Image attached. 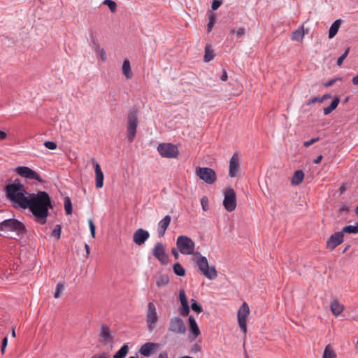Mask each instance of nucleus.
<instances>
[{
	"instance_id": "aec40b11",
	"label": "nucleus",
	"mask_w": 358,
	"mask_h": 358,
	"mask_svg": "<svg viewBox=\"0 0 358 358\" xmlns=\"http://www.w3.org/2000/svg\"><path fill=\"white\" fill-rule=\"evenodd\" d=\"M171 217L169 215H166L158 223L157 232L159 237H163L165 234L166 230L170 224Z\"/></svg>"
},
{
	"instance_id": "774afa93",
	"label": "nucleus",
	"mask_w": 358,
	"mask_h": 358,
	"mask_svg": "<svg viewBox=\"0 0 358 358\" xmlns=\"http://www.w3.org/2000/svg\"><path fill=\"white\" fill-rule=\"evenodd\" d=\"M236 31L234 29H230L229 30V34H236Z\"/></svg>"
},
{
	"instance_id": "bf43d9fd",
	"label": "nucleus",
	"mask_w": 358,
	"mask_h": 358,
	"mask_svg": "<svg viewBox=\"0 0 358 358\" xmlns=\"http://www.w3.org/2000/svg\"><path fill=\"white\" fill-rule=\"evenodd\" d=\"M7 136V134L5 131L0 130V141L4 140Z\"/></svg>"
},
{
	"instance_id": "3c124183",
	"label": "nucleus",
	"mask_w": 358,
	"mask_h": 358,
	"mask_svg": "<svg viewBox=\"0 0 358 358\" xmlns=\"http://www.w3.org/2000/svg\"><path fill=\"white\" fill-rule=\"evenodd\" d=\"M320 99H321V97H319V96H315V97L311 98L307 101L306 104L310 105V104L315 103L316 102L322 103V101Z\"/></svg>"
},
{
	"instance_id": "4be33fe9",
	"label": "nucleus",
	"mask_w": 358,
	"mask_h": 358,
	"mask_svg": "<svg viewBox=\"0 0 358 358\" xmlns=\"http://www.w3.org/2000/svg\"><path fill=\"white\" fill-rule=\"evenodd\" d=\"M330 310L333 315L337 317L343 311L344 306L335 299L330 303Z\"/></svg>"
},
{
	"instance_id": "2eb2a0df",
	"label": "nucleus",
	"mask_w": 358,
	"mask_h": 358,
	"mask_svg": "<svg viewBox=\"0 0 358 358\" xmlns=\"http://www.w3.org/2000/svg\"><path fill=\"white\" fill-rule=\"evenodd\" d=\"M241 156L238 153L235 152L229 161V176L234 178L238 175L241 164Z\"/></svg>"
},
{
	"instance_id": "2f4dec72",
	"label": "nucleus",
	"mask_w": 358,
	"mask_h": 358,
	"mask_svg": "<svg viewBox=\"0 0 358 358\" xmlns=\"http://www.w3.org/2000/svg\"><path fill=\"white\" fill-rule=\"evenodd\" d=\"M322 358H336L335 352L329 345L326 346Z\"/></svg>"
},
{
	"instance_id": "c03bdc74",
	"label": "nucleus",
	"mask_w": 358,
	"mask_h": 358,
	"mask_svg": "<svg viewBox=\"0 0 358 358\" xmlns=\"http://www.w3.org/2000/svg\"><path fill=\"white\" fill-rule=\"evenodd\" d=\"M44 146L49 150H55L57 148V144L53 141H45Z\"/></svg>"
},
{
	"instance_id": "58836bf2",
	"label": "nucleus",
	"mask_w": 358,
	"mask_h": 358,
	"mask_svg": "<svg viewBox=\"0 0 358 358\" xmlns=\"http://www.w3.org/2000/svg\"><path fill=\"white\" fill-rule=\"evenodd\" d=\"M179 298L181 303V306H187L189 305L187 299L185 294V292L183 289H181L179 292Z\"/></svg>"
},
{
	"instance_id": "680f3d73",
	"label": "nucleus",
	"mask_w": 358,
	"mask_h": 358,
	"mask_svg": "<svg viewBox=\"0 0 358 358\" xmlns=\"http://www.w3.org/2000/svg\"><path fill=\"white\" fill-rule=\"evenodd\" d=\"M322 159V155L317 156V158L314 160V163L315 164L320 163Z\"/></svg>"
},
{
	"instance_id": "39448f33",
	"label": "nucleus",
	"mask_w": 358,
	"mask_h": 358,
	"mask_svg": "<svg viewBox=\"0 0 358 358\" xmlns=\"http://www.w3.org/2000/svg\"><path fill=\"white\" fill-rule=\"evenodd\" d=\"M25 227L24 224L16 219H7L0 222V231L5 234L16 232L18 234L24 233Z\"/></svg>"
},
{
	"instance_id": "4c0bfd02",
	"label": "nucleus",
	"mask_w": 358,
	"mask_h": 358,
	"mask_svg": "<svg viewBox=\"0 0 358 358\" xmlns=\"http://www.w3.org/2000/svg\"><path fill=\"white\" fill-rule=\"evenodd\" d=\"M192 303L191 305V308L192 310L197 313H201L203 311L202 306L200 304H199L197 301L194 299H192Z\"/></svg>"
},
{
	"instance_id": "e433bc0d",
	"label": "nucleus",
	"mask_w": 358,
	"mask_h": 358,
	"mask_svg": "<svg viewBox=\"0 0 358 358\" xmlns=\"http://www.w3.org/2000/svg\"><path fill=\"white\" fill-rule=\"evenodd\" d=\"M103 4L108 6L112 13H114L117 9V4L113 0H104Z\"/></svg>"
},
{
	"instance_id": "6e6d98bb",
	"label": "nucleus",
	"mask_w": 358,
	"mask_h": 358,
	"mask_svg": "<svg viewBox=\"0 0 358 358\" xmlns=\"http://www.w3.org/2000/svg\"><path fill=\"white\" fill-rule=\"evenodd\" d=\"M8 344V338L7 337L3 338L2 340V344H1V352L3 354L5 352V349Z\"/></svg>"
},
{
	"instance_id": "a19ab883",
	"label": "nucleus",
	"mask_w": 358,
	"mask_h": 358,
	"mask_svg": "<svg viewBox=\"0 0 358 358\" xmlns=\"http://www.w3.org/2000/svg\"><path fill=\"white\" fill-rule=\"evenodd\" d=\"M303 37V33L300 30H296L292 33V39L294 41H299Z\"/></svg>"
},
{
	"instance_id": "20e7f679",
	"label": "nucleus",
	"mask_w": 358,
	"mask_h": 358,
	"mask_svg": "<svg viewBox=\"0 0 358 358\" xmlns=\"http://www.w3.org/2000/svg\"><path fill=\"white\" fill-rule=\"evenodd\" d=\"M176 246L178 251L184 255H191L196 253L194 252L195 243L189 237L181 235L177 238Z\"/></svg>"
},
{
	"instance_id": "cd10ccee",
	"label": "nucleus",
	"mask_w": 358,
	"mask_h": 358,
	"mask_svg": "<svg viewBox=\"0 0 358 358\" xmlns=\"http://www.w3.org/2000/svg\"><path fill=\"white\" fill-rule=\"evenodd\" d=\"M93 48L96 54V56L98 57L101 58V59L103 62H106L107 59V56H106V51L104 50V49L100 48L99 46L96 43H94Z\"/></svg>"
},
{
	"instance_id": "dca6fc26",
	"label": "nucleus",
	"mask_w": 358,
	"mask_h": 358,
	"mask_svg": "<svg viewBox=\"0 0 358 358\" xmlns=\"http://www.w3.org/2000/svg\"><path fill=\"white\" fill-rule=\"evenodd\" d=\"M344 240V235L342 232L338 231L332 234L327 240L326 246L328 249L334 250L338 245L341 244Z\"/></svg>"
},
{
	"instance_id": "bb28decb",
	"label": "nucleus",
	"mask_w": 358,
	"mask_h": 358,
	"mask_svg": "<svg viewBox=\"0 0 358 358\" xmlns=\"http://www.w3.org/2000/svg\"><path fill=\"white\" fill-rule=\"evenodd\" d=\"M340 27V20H337L334 21L331 25L329 30V38H332L337 34Z\"/></svg>"
},
{
	"instance_id": "c85d7f7f",
	"label": "nucleus",
	"mask_w": 358,
	"mask_h": 358,
	"mask_svg": "<svg viewBox=\"0 0 358 358\" xmlns=\"http://www.w3.org/2000/svg\"><path fill=\"white\" fill-rule=\"evenodd\" d=\"M342 234L344 233H348L350 234H358V224L356 225H348L344 227L341 231Z\"/></svg>"
},
{
	"instance_id": "0eeeda50",
	"label": "nucleus",
	"mask_w": 358,
	"mask_h": 358,
	"mask_svg": "<svg viewBox=\"0 0 358 358\" xmlns=\"http://www.w3.org/2000/svg\"><path fill=\"white\" fill-rule=\"evenodd\" d=\"M250 314V308L246 302H244L238 310V323L243 334L247 332V318Z\"/></svg>"
},
{
	"instance_id": "4d7b16f0",
	"label": "nucleus",
	"mask_w": 358,
	"mask_h": 358,
	"mask_svg": "<svg viewBox=\"0 0 358 358\" xmlns=\"http://www.w3.org/2000/svg\"><path fill=\"white\" fill-rule=\"evenodd\" d=\"M201 350V346L198 343H195L193 345L192 348V352L194 353H196Z\"/></svg>"
},
{
	"instance_id": "e2e57ef3",
	"label": "nucleus",
	"mask_w": 358,
	"mask_h": 358,
	"mask_svg": "<svg viewBox=\"0 0 358 358\" xmlns=\"http://www.w3.org/2000/svg\"><path fill=\"white\" fill-rule=\"evenodd\" d=\"M158 358H168V355L166 352H162L159 355Z\"/></svg>"
},
{
	"instance_id": "c756f323",
	"label": "nucleus",
	"mask_w": 358,
	"mask_h": 358,
	"mask_svg": "<svg viewBox=\"0 0 358 358\" xmlns=\"http://www.w3.org/2000/svg\"><path fill=\"white\" fill-rule=\"evenodd\" d=\"M169 282V278L165 274L160 275L156 280V284L159 287L166 286Z\"/></svg>"
},
{
	"instance_id": "8fccbe9b",
	"label": "nucleus",
	"mask_w": 358,
	"mask_h": 358,
	"mask_svg": "<svg viewBox=\"0 0 358 358\" xmlns=\"http://www.w3.org/2000/svg\"><path fill=\"white\" fill-rule=\"evenodd\" d=\"M64 286L62 283H58L57 285L56 291L55 293V297L58 298L59 296L60 292L62 291Z\"/></svg>"
},
{
	"instance_id": "473e14b6",
	"label": "nucleus",
	"mask_w": 358,
	"mask_h": 358,
	"mask_svg": "<svg viewBox=\"0 0 358 358\" xmlns=\"http://www.w3.org/2000/svg\"><path fill=\"white\" fill-rule=\"evenodd\" d=\"M173 271L178 276H184L185 274V268L179 262L174 264Z\"/></svg>"
},
{
	"instance_id": "37998d69",
	"label": "nucleus",
	"mask_w": 358,
	"mask_h": 358,
	"mask_svg": "<svg viewBox=\"0 0 358 358\" xmlns=\"http://www.w3.org/2000/svg\"><path fill=\"white\" fill-rule=\"evenodd\" d=\"M201 204L202 206V209L204 211H206L208 209V198L203 196L201 199Z\"/></svg>"
},
{
	"instance_id": "c9c22d12",
	"label": "nucleus",
	"mask_w": 358,
	"mask_h": 358,
	"mask_svg": "<svg viewBox=\"0 0 358 358\" xmlns=\"http://www.w3.org/2000/svg\"><path fill=\"white\" fill-rule=\"evenodd\" d=\"M214 57V55L213 51L208 47L205 48V55H204V61L206 62H208L212 60Z\"/></svg>"
},
{
	"instance_id": "393cba45",
	"label": "nucleus",
	"mask_w": 358,
	"mask_h": 358,
	"mask_svg": "<svg viewBox=\"0 0 358 358\" xmlns=\"http://www.w3.org/2000/svg\"><path fill=\"white\" fill-rule=\"evenodd\" d=\"M340 99L338 97H335L330 105L323 109L324 115H327L334 110L339 104Z\"/></svg>"
},
{
	"instance_id": "603ef678",
	"label": "nucleus",
	"mask_w": 358,
	"mask_h": 358,
	"mask_svg": "<svg viewBox=\"0 0 358 358\" xmlns=\"http://www.w3.org/2000/svg\"><path fill=\"white\" fill-rule=\"evenodd\" d=\"M318 141H319V138H313L310 141L303 142V145L305 147H309L311 145H313V143L317 142Z\"/></svg>"
},
{
	"instance_id": "b1692460",
	"label": "nucleus",
	"mask_w": 358,
	"mask_h": 358,
	"mask_svg": "<svg viewBox=\"0 0 358 358\" xmlns=\"http://www.w3.org/2000/svg\"><path fill=\"white\" fill-rule=\"evenodd\" d=\"M122 73L127 78L130 79L132 78L133 74L131 70L130 62L127 59H124L123 62Z\"/></svg>"
},
{
	"instance_id": "ddd939ff",
	"label": "nucleus",
	"mask_w": 358,
	"mask_h": 358,
	"mask_svg": "<svg viewBox=\"0 0 358 358\" xmlns=\"http://www.w3.org/2000/svg\"><path fill=\"white\" fill-rule=\"evenodd\" d=\"M153 256L161 263L162 265H166L169 262V256L166 253L164 245L161 242L157 243L152 250Z\"/></svg>"
},
{
	"instance_id": "1a4fd4ad",
	"label": "nucleus",
	"mask_w": 358,
	"mask_h": 358,
	"mask_svg": "<svg viewBox=\"0 0 358 358\" xmlns=\"http://www.w3.org/2000/svg\"><path fill=\"white\" fill-rule=\"evenodd\" d=\"M168 331L176 334H185L187 329L184 321L180 317L175 316L169 320Z\"/></svg>"
},
{
	"instance_id": "f257e3e1",
	"label": "nucleus",
	"mask_w": 358,
	"mask_h": 358,
	"mask_svg": "<svg viewBox=\"0 0 358 358\" xmlns=\"http://www.w3.org/2000/svg\"><path fill=\"white\" fill-rule=\"evenodd\" d=\"M51 199L45 191L29 194L27 203L24 209L29 208L32 213L34 220L41 224L47 222L49 209L52 208Z\"/></svg>"
},
{
	"instance_id": "f704fd0d",
	"label": "nucleus",
	"mask_w": 358,
	"mask_h": 358,
	"mask_svg": "<svg viewBox=\"0 0 358 358\" xmlns=\"http://www.w3.org/2000/svg\"><path fill=\"white\" fill-rule=\"evenodd\" d=\"M64 209L66 215H71L72 213V204L69 197H66L64 199Z\"/></svg>"
},
{
	"instance_id": "052dcab7",
	"label": "nucleus",
	"mask_w": 358,
	"mask_h": 358,
	"mask_svg": "<svg viewBox=\"0 0 358 358\" xmlns=\"http://www.w3.org/2000/svg\"><path fill=\"white\" fill-rule=\"evenodd\" d=\"M171 252H172V254L173 255V256H174V257H175L176 259H178V256H179V255H178V250H177L176 248H173V249L171 250Z\"/></svg>"
},
{
	"instance_id": "f03ea898",
	"label": "nucleus",
	"mask_w": 358,
	"mask_h": 358,
	"mask_svg": "<svg viewBox=\"0 0 358 358\" xmlns=\"http://www.w3.org/2000/svg\"><path fill=\"white\" fill-rule=\"evenodd\" d=\"M5 191L7 198L15 207L24 208L29 193L25 190L24 185L18 180L6 185Z\"/></svg>"
},
{
	"instance_id": "f8f14e48",
	"label": "nucleus",
	"mask_w": 358,
	"mask_h": 358,
	"mask_svg": "<svg viewBox=\"0 0 358 358\" xmlns=\"http://www.w3.org/2000/svg\"><path fill=\"white\" fill-rule=\"evenodd\" d=\"M223 205L224 208L229 212H231L236 208V193L233 189L228 188L225 190Z\"/></svg>"
},
{
	"instance_id": "49530a36",
	"label": "nucleus",
	"mask_w": 358,
	"mask_h": 358,
	"mask_svg": "<svg viewBox=\"0 0 358 358\" xmlns=\"http://www.w3.org/2000/svg\"><path fill=\"white\" fill-rule=\"evenodd\" d=\"M222 0H213L211 4L212 10H216L222 5Z\"/></svg>"
},
{
	"instance_id": "9d476101",
	"label": "nucleus",
	"mask_w": 358,
	"mask_h": 358,
	"mask_svg": "<svg viewBox=\"0 0 358 358\" xmlns=\"http://www.w3.org/2000/svg\"><path fill=\"white\" fill-rule=\"evenodd\" d=\"M15 172L17 175L20 176L22 178L29 180H34L39 182H43L40 175L28 166H17L15 169Z\"/></svg>"
},
{
	"instance_id": "a878e982",
	"label": "nucleus",
	"mask_w": 358,
	"mask_h": 358,
	"mask_svg": "<svg viewBox=\"0 0 358 358\" xmlns=\"http://www.w3.org/2000/svg\"><path fill=\"white\" fill-rule=\"evenodd\" d=\"M99 336L103 341H108L111 338L109 327L106 325H101Z\"/></svg>"
},
{
	"instance_id": "6ab92c4d",
	"label": "nucleus",
	"mask_w": 358,
	"mask_h": 358,
	"mask_svg": "<svg viewBox=\"0 0 358 358\" xmlns=\"http://www.w3.org/2000/svg\"><path fill=\"white\" fill-rule=\"evenodd\" d=\"M189 322L190 334L188 338L190 341H194L201 334V331L193 316L189 317Z\"/></svg>"
},
{
	"instance_id": "13d9d810",
	"label": "nucleus",
	"mask_w": 358,
	"mask_h": 358,
	"mask_svg": "<svg viewBox=\"0 0 358 358\" xmlns=\"http://www.w3.org/2000/svg\"><path fill=\"white\" fill-rule=\"evenodd\" d=\"M228 78L227 73L225 70H223L222 75L220 76V80L222 81H226Z\"/></svg>"
},
{
	"instance_id": "09e8293b",
	"label": "nucleus",
	"mask_w": 358,
	"mask_h": 358,
	"mask_svg": "<svg viewBox=\"0 0 358 358\" xmlns=\"http://www.w3.org/2000/svg\"><path fill=\"white\" fill-rule=\"evenodd\" d=\"M245 34V29L244 27L238 28L236 31V36L237 38H241Z\"/></svg>"
},
{
	"instance_id": "5701e85b",
	"label": "nucleus",
	"mask_w": 358,
	"mask_h": 358,
	"mask_svg": "<svg viewBox=\"0 0 358 358\" xmlns=\"http://www.w3.org/2000/svg\"><path fill=\"white\" fill-rule=\"evenodd\" d=\"M304 178V173L301 170L296 171L292 178V184L294 185H299L301 184Z\"/></svg>"
},
{
	"instance_id": "ea45409f",
	"label": "nucleus",
	"mask_w": 358,
	"mask_h": 358,
	"mask_svg": "<svg viewBox=\"0 0 358 358\" xmlns=\"http://www.w3.org/2000/svg\"><path fill=\"white\" fill-rule=\"evenodd\" d=\"M62 227L59 224L55 225L54 229L52 231V236L59 239L61 236Z\"/></svg>"
},
{
	"instance_id": "a211bd4d",
	"label": "nucleus",
	"mask_w": 358,
	"mask_h": 358,
	"mask_svg": "<svg viewBox=\"0 0 358 358\" xmlns=\"http://www.w3.org/2000/svg\"><path fill=\"white\" fill-rule=\"evenodd\" d=\"M159 345L158 343L148 342L141 347L139 352L142 355L148 357L151 356L159 348Z\"/></svg>"
},
{
	"instance_id": "69168bd1",
	"label": "nucleus",
	"mask_w": 358,
	"mask_h": 358,
	"mask_svg": "<svg viewBox=\"0 0 358 358\" xmlns=\"http://www.w3.org/2000/svg\"><path fill=\"white\" fill-rule=\"evenodd\" d=\"M352 83L354 85H358V74L352 78Z\"/></svg>"
},
{
	"instance_id": "de8ad7c7",
	"label": "nucleus",
	"mask_w": 358,
	"mask_h": 358,
	"mask_svg": "<svg viewBox=\"0 0 358 358\" xmlns=\"http://www.w3.org/2000/svg\"><path fill=\"white\" fill-rule=\"evenodd\" d=\"M89 227L91 235L93 238L95 237V225L93 222V220L92 219L88 220Z\"/></svg>"
},
{
	"instance_id": "5fc2aeb1",
	"label": "nucleus",
	"mask_w": 358,
	"mask_h": 358,
	"mask_svg": "<svg viewBox=\"0 0 358 358\" xmlns=\"http://www.w3.org/2000/svg\"><path fill=\"white\" fill-rule=\"evenodd\" d=\"M338 80H341V78H338L331 79V80H329L328 82L325 83L324 84V85L326 87H331L333 85H334L336 83V82Z\"/></svg>"
},
{
	"instance_id": "79ce46f5",
	"label": "nucleus",
	"mask_w": 358,
	"mask_h": 358,
	"mask_svg": "<svg viewBox=\"0 0 358 358\" xmlns=\"http://www.w3.org/2000/svg\"><path fill=\"white\" fill-rule=\"evenodd\" d=\"M350 52V48H348L344 52V53L338 58L337 59V62H336V64L338 66H341V64H343L344 59L347 57L348 53Z\"/></svg>"
},
{
	"instance_id": "9b49d317",
	"label": "nucleus",
	"mask_w": 358,
	"mask_h": 358,
	"mask_svg": "<svg viewBox=\"0 0 358 358\" xmlns=\"http://www.w3.org/2000/svg\"><path fill=\"white\" fill-rule=\"evenodd\" d=\"M157 320L158 316L155 305L152 302H149L146 313V323L149 331H152L153 330Z\"/></svg>"
},
{
	"instance_id": "6e6552de",
	"label": "nucleus",
	"mask_w": 358,
	"mask_h": 358,
	"mask_svg": "<svg viewBox=\"0 0 358 358\" xmlns=\"http://www.w3.org/2000/svg\"><path fill=\"white\" fill-rule=\"evenodd\" d=\"M157 151L162 157L166 158H176L179 154L177 146L171 143H160Z\"/></svg>"
},
{
	"instance_id": "412c9836",
	"label": "nucleus",
	"mask_w": 358,
	"mask_h": 358,
	"mask_svg": "<svg viewBox=\"0 0 358 358\" xmlns=\"http://www.w3.org/2000/svg\"><path fill=\"white\" fill-rule=\"evenodd\" d=\"M94 171L96 176V188H101L103 185V173L101 171L100 165L96 162H94Z\"/></svg>"
},
{
	"instance_id": "4468645a",
	"label": "nucleus",
	"mask_w": 358,
	"mask_h": 358,
	"mask_svg": "<svg viewBox=\"0 0 358 358\" xmlns=\"http://www.w3.org/2000/svg\"><path fill=\"white\" fill-rule=\"evenodd\" d=\"M137 117L136 113H131L128 117L127 124V139L129 142H132L136 136L137 128Z\"/></svg>"
},
{
	"instance_id": "0e129e2a",
	"label": "nucleus",
	"mask_w": 358,
	"mask_h": 358,
	"mask_svg": "<svg viewBox=\"0 0 358 358\" xmlns=\"http://www.w3.org/2000/svg\"><path fill=\"white\" fill-rule=\"evenodd\" d=\"M331 98V95L329 94H324L322 96H321V100L323 101L324 100L327 99H329Z\"/></svg>"
},
{
	"instance_id": "7c9ffc66",
	"label": "nucleus",
	"mask_w": 358,
	"mask_h": 358,
	"mask_svg": "<svg viewBox=\"0 0 358 358\" xmlns=\"http://www.w3.org/2000/svg\"><path fill=\"white\" fill-rule=\"evenodd\" d=\"M129 348L127 344H124L121 348L114 355L113 358H124L128 353Z\"/></svg>"
},
{
	"instance_id": "7ed1b4c3",
	"label": "nucleus",
	"mask_w": 358,
	"mask_h": 358,
	"mask_svg": "<svg viewBox=\"0 0 358 358\" xmlns=\"http://www.w3.org/2000/svg\"><path fill=\"white\" fill-rule=\"evenodd\" d=\"M196 263L201 272L208 279L213 280L217 276V273L215 266H209L208 259L202 256L199 252L194 254Z\"/></svg>"
},
{
	"instance_id": "338daca9",
	"label": "nucleus",
	"mask_w": 358,
	"mask_h": 358,
	"mask_svg": "<svg viewBox=\"0 0 358 358\" xmlns=\"http://www.w3.org/2000/svg\"><path fill=\"white\" fill-rule=\"evenodd\" d=\"M85 250H86V252H87V254H89V253H90V249L89 245H88L87 244H85Z\"/></svg>"
},
{
	"instance_id": "f3484780",
	"label": "nucleus",
	"mask_w": 358,
	"mask_h": 358,
	"mask_svg": "<svg viewBox=\"0 0 358 358\" xmlns=\"http://www.w3.org/2000/svg\"><path fill=\"white\" fill-rule=\"evenodd\" d=\"M149 237L150 234L147 230L138 229L134 234L133 241L136 245H141L145 243Z\"/></svg>"
},
{
	"instance_id": "423d86ee",
	"label": "nucleus",
	"mask_w": 358,
	"mask_h": 358,
	"mask_svg": "<svg viewBox=\"0 0 358 358\" xmlns=\"http://www.w3.org/2000/svg\"><path fill=\"white\" fill-rule=\"evenodd\" d=\"M197 176L207 184H213L217 180L215 171L209 167H198L196 169Z\"/></svg>"
},
{
	"instance_id": "864d4df0",
	"label": "nucleus",
	"mask_w": 358,
	"mask_h": 358,
	"mask_svg": "<svg viewBox=\"0 0 358 358\" xmlns=\"http://www.w3.org/2000/svg\"><path fill=\"white\" fill-rule=\"evenodd\" d=\"M91 358H109L108 353L102 352L94 355Z\"/></svg>"
},
{
	"instance_id": "a18cd8bd",
	"label": "nucleus",
	"mask_w": 358,
	"mask_h": 358,
	"mask_svg": "<svg viewBox=\"0 0 358 358\" xmlns=\"http://www.w3.org/2000/svg\"><path fill=\"white\" fill-rule=\"evenodd\" d=\"M189 313V305L182 306V309L180 310V314L183 316H187Z\"/></svg>"
},
{
	"instance_id": "72a5a7b5",
	"label": "nucleus",
	"mask_w": 358,
	"mask_h": 358,
	"mask_svg": "<svg viewBox=\"0 0 358 358\" xmlns=\"http://www.w3.org/2000/svg\"><path fill=\"white\" fill-rule=\"evenodd\" d=\"M215 23V13H210L208 15V23L207 25V31L208 32H210L214 24Z\"/></svg>"
}]
</instances>
